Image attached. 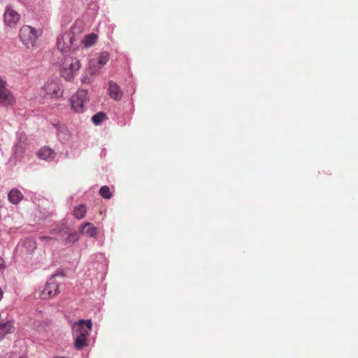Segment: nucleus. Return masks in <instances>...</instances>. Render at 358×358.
<instances>
[{
	"mask_svg": "<svg viewBox=\"0 0 358 358\" xmlns=\"http://www.w3.org/2000/svg\"><path fill=\"white\" fill-rule=\"evenodd\" d=\"M79 229L81 233H85L87 236L92 238L95 237L98 232L97 228L90 222H85L81 224Z\"/></svg>",
	"mask_w": 358,
	"mask_h": 358,
	"instance_id": "11",
	"label": "nucleus"
},
{
	"mask_svg": "<svg viewBox=\"0 0 358 358\" xmlns=\"http://www.w3.org/2000/svg\"><path fill=\"white\" fill-rule=\"evenodd\" d=\"M86 212V207L84 205L80 204L74 208L73 215L78 220H81L85 217Z\"/></svg>",
	"mask_w": 358,
	"mask_h": 358,
	"instance_id": "15",
	"label": "nucleus"
},
{
	"mask_svg": "<svg viewBox=\"0 0 358 358\" xmlns=\"http://www.w3.org/2000/svg\"><path fill=\"white\" fill-rule=\"evenodd\" d=\"M98 38V36L96 34L92 33L86 35L82 40V43L85 48H90L94 45Z\"/></svg>",
	"mask_w": 358,
	"mask_h": 358,
	"instance_id": "14",
	"label": "nucleus"
},
{
	"mask_svg": "<svg viewBox=\"0 0 358 358\" xmlns=\"http://www.w3.org/2000/svg\"><path fill=\"white\" fill-rule=\"evenodd\" d=\"M20 358H24V357H20Z\"/></svg>",
	"mask_w": 358,
	"mask_h": 358,
	"instance_id": "26",
	"label": "nucleus"
},
{
	"mask_svg": "<svg viewBox=\"0 0 358 358\" xmlns=\"http://www.w3.org/2000/svg\"><path fill=\"white\" fill-rule=\"evenodd\" d=\"M37 156L41 159L50 161L55 157V152L48 147H43L38 151Z\"/></svg>",
	"mask_w": 358,
	"mask_h": 358,
	"instance_id": "12",
	"label": "nucleus"
},
{
	"mask_svg": "<svg viewBox=\"0 0 358 358\" xmlns=\"http://www.w3.org/2000/svg\"><path fill=\"white\" fill-rule=\"evenodd\" d=\"M3 268H4L3 261L2 259L0 258V272L2 271Z\"/></svg>",
	"mask_w": 358,
	"mask_h": 358,
	"instance_id": "24",
	"label": "nucleus"
},
{
	"mask_svg": "<svg viewBox=\"0 0 358 358\" xmlns=\"http://www.w3.org/2000/svg\"><path fill=\"white\" fill-rule=\"evenodd\" d=\"M20 15L17 11L13 9L12 6H8L4 12L5 24L10 27H14L20 20Z\"/></svg>",
	"mask_w": 358,
	"mask_h": 358,
	"instance_id": "8",
	"label": "nucleus"
},
{
	"mask_svg": "<svg viewBox=\"0 0 358 358\" xmlns=\"http://www.w3.org/2000/svg\"><path fill=\"white\" fill-rule=\"evenodd\" d=\"M80 68V63L78 59L67 57L62 64L61 75L66 80L71 81Z\"/></svg>",
	"mask_w": 358,
	"mask_h": 358,
	"instance_id": "2",
	"label": "nucleus"
},
{
	"mask_svg": "<svg viewBox=\"0 0 358 358\" xmlns=\"http://www.w3.org/2000/svg\"><path fill=\"white\" fill-rule=\"evenodd\" d=\"M15 99L11 92L6 87V81L0 78V103L8 106L13 105Z\"/></svg>",
	"mask_w": 358,
	"mask_h": 358,
	"instance_id": "7",
	"label": "nucleus"
},
{
	"mask_svg": "<svg viewBox=\"0 0 358 358\" xmlns=\"http://www.w3.org/2000/svg\"><path fill=\"white\" fill-rule=\"evenodd\" d=\"M96 63L97 62H96V59H92L89 63L88 71L89 73L92 76L97 75L101 69V67H99V65H98Z\"/></svg>",
	"mask_w": 358,
	"mask_h": 358,
	"instance_id": "18",
	"label": "nucleus"
},
{
	"mask_svg": "<svg viewBox=\"0 0 358 358\" xmlns=\"http://www.w3.org/2000/svg\"><path fill=\"white\" fill-rule=\"evenodd\" d=\"M43 90L46 95L50 97H59L62 95L59 83L53 80L47 82L43 86Z\"/></svg>",
	"mask_w": 358,
	"mask_h": 358,
	"instance_id": "9",
	"label": "nucleus"
},
{
	"mask_svg": "<svg viewBox=\"0 0 358 358\" xmlns=\"http://www.w3.org/2000/svg\"><path fill=\"white\" fill-rule=\"evenodd\" d=\"M40 34L41 32L34 27L28 25H24L20 29L19 37L22 43L27 48H30L36 45V41Z\"/></svg>",
	"mask_w": 358,
	"mask_h": 358,
	"instance_id": "1",
	"label": "nucleus"
},
{
	"mask_svg": "<svg viewBox=\"0 0 358 358\" xmlns=\"http://www.w3.org/2000/svg\"><path fill=\"white\" fill-rule=\"evenodd\" d=\"M109 60V54L106 52H101L98 59H96V64L99 65V67H103Z\"/></svg>",
	"mask_w": 358,
	"mask_h": 358,
	"instance_id": "19",
	"label": "nucleus"
},
{
	"mask_svg": "<svg viewBox=\"0 0 358 358\" xmlns=\"http://www.w3.org/2000/svg\"><path fill=\"white\" fill-rule=\"evenodd\" d=\"M105 117H106L105 113H103L102 112H99V113H97L96 114H95L94 115H93L92 122L95 124H99L103 120V119Z\"/></svg>",
	"mask_w": 358,
	"mask_h": 358,
	"instance_id": "21",
	"label": "nucleus"
},
{
	"mask_svg": "<svg viewBox=\"0 0 358 358\" xmlns=\"http://www.w3.org/2000/svg\"><path fill=\"white\" fill-rule=\"evenodd\" d=\"M23 198V194L17 189H13L8 194L9 201L14 204L18 203Z\"/></svg>",
	"mask_w": 358,
	"mask_h": 358,
	"instance_id": "13",
	"label": "nucleus"
},
{
	"mask_svg": "<svg viewBox=\"0 0 358 358\" xmlns=\"http://www.w3.org/2000/svg\"><path fill=\"white\" fill-rule=\"evenodd\" d=\"M75 338L74 345L77 350H81L83 347L87 345V337L79 336L78 335H73Z\"/></svg>",
	"mask_w": 358,
	"mask_h": 358,
	"instance_id": "16",
	"label": "nucleus"
},
{
	"mask_svg": "<svg viewBox=\"0 0 358 358\" xmlns=\"http://www.w3.org/2000/svg\"><path fill=\"white\" fill-rule=\"evenodd\" d=\"M92 322L91 320H80L73 326V335L88 337L92 330Z\"/></svg>",
	"mask_w": 358,
	"mask_h": 358,
	"instance_id": "5",
	"label": "nucleus"
},
{
	"mask_svg": "<svg viewBox=\"0 0 358 358\" xmlns=\"http://www.w3.org/2000/svg\"><path fill=\"white\" fill-rule=\"evenodd\" d=\"M92 80V77H87V76L81 78V82L84 83H90Z\"/></svg>",
	"mask_w": 358,
	"mask_h": 358,
	"instance_id": "23",
	"label": "nucleus"
},
{
	"mask_svg": "<svg viewBox=\"0 0 358 358\" xmlns=\"http://www.w3.org/2000/svg\"><path fill=\"white\" fill-rule=\"evenodd\" d=\"M39 240L47 245H51L53 242L57 241L54 237L48 236H41L39 237Z\"/></svg>",
	"mask_w": 358,
	"mask_h": 358,
	"instance_id": "22",
	"label": "nucleus"
},
{
	"mask_svg": "<svg viewBox=\"0 0 358 358\" xmlns=\"http://www.w3.org/2000/svg\"><path fill=\"white\" fill-rule=\"evenodd\" d=\"M2 296H3V292H2L1 289L0 288V301L2 299Z\"/></svg>",
	"mask_w": 358,
	"mask_h": 358,
	"instance_id": "25",
	"label": "nucleus"
},
{
	"mask_svg": "<svg viewBox=\"0 0 358 358\" xmlns=\"http://www.w3.org/2000/svg\"><path fill=\"white\" fill-rule=\"evenodd\" d=\"M79 239V236L78 232L74 231L72 233H69L67 234V236L64 238V244L65 245H72L78 241Z\"/></svg>",
	"mask_w": 358,
	"mask_h": 358,
	"instance_id": "17",
	"label": "nucleus"
},
{
	"mask_svg": "<svg viewBox=\"0 0 358 358\" xmlns=\"http://www.w3.org/2000/svg\"><path fill=\"white\" fill-rule=\"evenodd\" d=\"M87 101V91L85 90L78 91L70 99L71 109L76 113L83 112L84 105Z\"/></svg>",
	"mask_w": 358,
	"mask_h": 358,
	"instance_id": "3",
	"label": "nucleus"
},
{
	"mask_svg": "<svg viewBox=\"0 0 358 358\" xmlns=\"http://www.w3.org/2000/svg\"><path fill=\"white\" fill-rule=\"evenodd\" d=\"M108 95L111 99L115 101H120L123 95L120 87L113 81L108 83Z\"/></svg>",
	"mask_w": 358,
	"mask_h": 358,
	"instance_id": "10",
	"label": "nucleus"
},
{
	"mask_svg": "<svg viewBox=\"0 0 358 358\" xmlns=\"http://www.w3.org/2000/svg\"><path fill=\"white\" fill-rule=\"evenodd\" d=\"M99 194L103 198L106 199H109L112 196V194L108 186L101 187L99 189Z\"/></svg>",
	"mask_w": 358,
	"mask_h": 358,
	"instance_id": "20",
	"label": "nucleus"
},
{
	"mask_svg": "<svg viewBox=\"0 0 358 358\" xmlns=\"http://www.w3.org/2000/svg\"><path fill=\"white\" fill-rule=\"evenodd\" d=\"M74 40L75 37L71 31H66L57 39L58 49L63 52L70 51Z\"/></svg>",
	"mask_w": 358,
	"mask_h": 358,
	"instance_id": "6",
	"label": "nucleus"
},
{
	"mask_svg": "<svg viewBox=\"0 0 358 358\" xmlns=\"http://www.w3.org/2000/svg\"><path fill=\"white\" fill-rule=\"evenodd\" d=\"M59 283L55 281L54 278H50L41 291L40 298L48 299L55 297L59 293Z\"/></svg>",
	"mask_w": 358,
	"mask_h": 358,
	"instance_id": "4",
	"label": "nucleus"
}]
</instances>
